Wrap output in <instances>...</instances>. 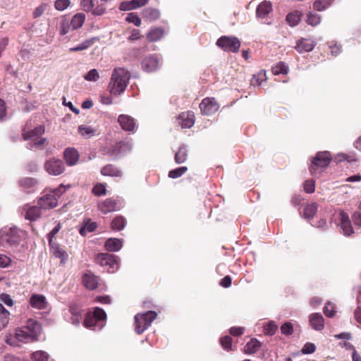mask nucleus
I'll return each instance as SVG.
<instances>
[{
  "mask_svg": "<svg viewBox=\"0 0 361 361\" xmlns=\"http://www.w3.org/2000/svg\"><path fill=\"white\" fill-rule=\"evenodd\" d=\"M130 78V73L123 68H116L113 71L109 89L111 94L119 95L123 93Z\"/></svg>",
  "mask_w": 361,
  "mask_h": 361,
  "instance_id": "f257e3e1",
  "label": "nucleus"
},
{
  "mask_svg": "<svg viewBox=\"0 0 361 361\" xmlns=\"http://www.w3.org/2000/svg\"><path fill=\"white\" fill-rule=\"evenodd\" d=\"M40 331V324L35 320L29 319L25 326L16 329L15 337L23 343L33 342L37 340Z\"/></svg>",
  "mask_w": 361,
  "mask_h": 361,
  "instance_id": "f03ea898",
  "label": "nucleus"
},
{
  "mask_svg": "<svg viewBox=\"0 0 361 361\" xmlns=\"http://www.w3.org/2000/svg\"><path fill=\"white\" fill-rule=\"evenodd\" d=\"M25 235L24 231L13 227H4L0 230V246L16 247Z\"/></svg>",
  "mask_w": 361,
  "mask_h": 361,
  "instance_id": "7ed1b4c3",
  "label": "nucleus"
},
{
  "mask_svg": "<svg viewBox=\"0 0 361 361\" xmlns=\"http://www.w3.org/2000/svg\"><path fill=\"white\" fill-rule=\"evenodd\" d=\"M106 314L104 310L95 307L93 312H88L84 319V326L92 330H100L104 326Z\"/></svg>",
  "mask_w": 361,
  "mask_h": 361,
  "instance_id": "20e7f679",
  "label": "nucleus"
},
{
  "mask_svg": "<svg viewBox=\"0 0 361 361\" xmlns=\"http://www.w3.org/2000/svg\"><path fill=\"white\" fill-rule=\"evenodd\" d=\"M331 160V157L329 152L324 151L318 152L312 161L310 167V173L314 176H319L323 169L329 166Z\"/></svg>",
  "mask_w": 361,
  "mask_h": 361,
  "instance_id": "39448f33",
  "label": "nucleus"
},
{
  "mask_svg": "<svg viewBox=\"0 0 361 361\" xmlns=\"http://www.w3.org/2000/svg\"><path fill=\"white\" fill-rule=\"evenodd\" d=\"M66 191V186L61 185L58 188L50 193L42 196L38 202L41 208L44 209H52L57 206L58 198Z\"/></svg>",
  "mask_w": 361,
  "mask_h": 361,
  "instance_id": "423d86ee",
  "label": "nucleus"
},
{
  "mask_svg": "<svg viewBox=\"0 0 361 361\" xmlns=\"http://www.w3.org/2000/svg\"><path fill=\"white\" fill-rule=\"evenodd\" d=\"M157 313L154 311H148L145 313H138L135 316V330L137 334L143 333L157 317Z\"/></svg>",
  "mask_w": 361,
  "mask_h": 361,
  "instance_id": "0eeeda50",
  "label": "nucleus"
},
{
  "mask_svg": "<svg viewBox=\"0 0 361 361\" xmlns=\"http://www.w3.org/2000/svg\"><path fill=\"white\" fill-rule=\"evenodd\" d=\"M44 127L42 125L35 127L33 130L30 131L24 130V140H31L32 142V144L30 147V149H33L35 147L42 146L46 142L47 139L41 137V135L44 133Z\"/></svg>",
  "mask_w": 361,
  "mask_h": 361,
  "instance_id": "6e6552de",
  "label": "nucleus"
},
{
  "mask_svg": "<svg viewBox=\"0 0 361 361\" xmlns=\"http://www.w3.org/2000/svg\"><path fill=\"white\" fill-rule=\"evenodd\" d=\"M96 261L102 267H105L108 272L114 273L118 269V258L114 255L100 253L97 255Z\"/></svg>",
  "mask_w": 361,
  "mask_h": 361,
  "instance_id": "1a4fd4ad",
  "label": "nucleus"
},
{
  "mask_svg": "<svg viewBox=\"0 0 361 361\" xmlns=\"http://www.w3.org/2000/svg\"><path fill=\"white\" fill-rule=\"evenodd\" d=\"M45 171L51 176H59L65 171V165L60 159L51 158L44 163Z\"/></svg>",
  "mask_w": 361,
  "mask_h": 361,
  "instance_id": "9d476101",
  "label": "nucleus"
},
{
  "mask_svg": "<svg viewBox=\"0 0 361 361\" xmlns=\"http://www.w3.org/2000/svg\"><path fill=\"white\" fill-rule=\"evenodd\" d=\"M216 45L225 51L236 52L239 50L240 42L236 37L223 36L217 40Z\"/></svg>",
  "mask_w": 361,
  "mask_h": 361,
  "instance_id": "9b49d317",
  "label": "nucleus"
},
{
  "mask_svg": "<svg viewBox=\"0 0 361 361\" xmlns=\"http://www.w3.org/2000/svg\"><path fill=\"white\" fill-rule=\"evenodd\" d=\"M123 206L121 199L109 198L99 204V209L104 214L120 210Z\"/></svg>",
  "mask_w": 361,
  "mask_h": 361,
  "instance_id": "f8f14e48",
  "label": "nucleus"
},
{
  "mask_svg": "<svg viewBox=\"0 0 361 361\" xmlns=\"http://www.w3.org/2000/svg\"><path fill=\"white\" fill-rule=\"evenodd\" d=\"M200 108L202 114L212 115L218 111L219 105L214 98L207 97L202 101L200 104Z\"/></svg>",
  "mask_w": 361,
  "mask_h": 361,
  "instance_id": "ddd939ff",
  "label": "nucleus"
},
{
  "mask_svg": "<svg viewBox=\"0 0 361 361\" xmlns=\"http://www.w3.org/2000/svg\"><path fill=\"white\" fill-rule=\"evenodd\" d=\"M118 122L123 130L134 133L136 123L133 118L128 115L121 114L118 118Z\"/></svg>",
  "mask_w": 361,
  "mask_h": 361,
  "instance_id": "4468645a",
  "label": "nucleus"
},
{
  "mask_svg": "<svg viewBox=\"0 0 361 361\" xmlns=\"http://www.w3.org/2000/svg\"><path fill=\"white\" fill-rule=\"evenodd\" d=\"M338 219L343 234L345 235H350L353 233L354 231L348 214L343 211H341L338 214Z\"/></svg>",
  "mask_w": 361,
  "mask_h": 361,
  "instance_id": "2eb2a0df",
  "label": "nucleus"
},
{
  "mask_svg": "<svg viewBox=\"0 0 361 361\" xmlns=\"http://www.w3.org/2000/svg\"><path fill=\"white\" fill-rule=\"evenodd\" d=\"M80 154L78 150L73 147H68L63 152V159L66 164L73 166L79 161Z\"/></svg>",
  "mask_w": 361,
  "mask_h": 361,
  "instance_id": "dca6fc26",
  "label": "nucleus"
},
{
  "mask_svg": "<svg viewBox=\"0 0 361 361\" xmlns=\"http://www.w3.org/2000/svg\"><path fill=\"white\" fill-rule=\"evenodd\" d=\"M142 68L146 72L156 71L159 66V59L154 55L146 56L142 62Z\"/></svg>",
  "mask_w": 361,
  "mask_h": 361,
  "instance_id": "f3484780",
  "label": "nucleus"
},
{
  "mask_svg": "<svg viewBox=\"0 0 361 361\" xmlns=\"http://www.w3.org/2000/svg\"><path fill=\"white\" fill-rule=\"evenodd\" d=\"M309 324L314 330L321 331L324 328V319L320 313H312L309 315Z\"/></svg>",
  "mask_w": 361,
  "mask_h": 361,
  "instance_id": "a211bd4d",
  "label": "nucleus"
},
{
  "mask_svg": "<svg viewBox=\"0 0 361 361\" xmlns=\"http://www.w3.org/2000/svg\"><path fill=\"white\" fill-rule=\"evenodd\" d=\"M316 43L310 39L302 38L297 42L295 49L300 54L313 50Z\"/></svg>",
  "mask_w": 361,
  "mask_h": 361,
  "instance_id": "6ab92c4d",
  "label": "nucleus"
},
{
  "mask_svg": "<svg viewBox=\"0 0 361 361\" xmlns=\"http://www.w3.org/2000/svg\"><path fill=\"white\" fill-rule=\"evenodd\" d=\"M179 124L182 128H190L195 123V115L192 111L181 113L178 116Z\"/></svg>",
  "mask_w": 361,
  "mask_h": 361,
  "instance_id": "aec40b11",
  "label": "nucleus"
},
{
  "mask_svg": "<svg viewBox=\"0 0 361 361\" xmlns=\"http://www.w3.org/2000/svg\"><path fill=\"white\" fill-rule=\"evenodd\" d=\"M46 298L40 294H33L30 298V305L38 310L44 309L47 306Z\"/></svg>",
  "mask_w": 361,
  "mask_h": 361,
  "instance_id": "412c9836",
  "label": "nucleus"
},
{
  "mask_svg": "<svg viewBox=\"0 0 361 361\" xmlns=\"http://www.w3.org/2000/svg\"><path fill=\"white\" fill-rule=\"evenodd\" d=\"M272 11V5L270 1H264L257 8L256 13L258 18H265Z\"/></svg>",
  "mask_w": 361,
  "mask_h": 361,
  "instance_id": "4be33fe9",
  "label": "nucleus"
},
{
  "mask_svg": "<svg viewBox=\"0 0 361 361\" xmlns=\"http://www.w3.org/2000/svg\"><path fill=\"white\" fill-rule=\"evenodd\" d=\"M104 247L109 252H118L123 247V241L118 238H109L106 240Z\"/></svg>",
  "mask_w": 361,
  "mask_h": 361,
  "instance_id": "5701e85b",
  "label": "nucleus"
},
{
  "mask_svg": "<svg viewBox=\"0 0 361 361\" xmlns=\"http://www.w3.org/2000/svg\"><path fill=\"white\" fill-rule=\"evenodd\" d=\"M83 285L90 290H94L97 288L98 280L96 276L92 273H87L82 276Z\"/></svg>",
  "mask_w": 361,
  "mask_h": 361,
  "instance_id": "b1692460",
  "label": "nucleus"
},
{
  "mask_svg": "<svg viewBox=\"0 0 361 361\" xmlns=\"http://www.w3.org/2000/svg\"><path fill=\"white\" fill-rule=\"evenodd\" d=\"M50 246L53 255L57 258L61 259V262L65 264L68 257L67 252L63 250L59 245L53 244L51 243Z\"/></svg>",
  "mask_w": 361,
  "mask_h": 361,
  "instance_id": "393cba45",
  "label": "nucleus"
},
{
  "mask_svg": "<svg viewBox=\"0 0 361 361\" xmlns=\"http://www.w3.org/2000/svg\"><path fill=\"white\" fill-rule=\"evenodd\" d=\"M262 346L261 342L256 338H252L247 342L244 348V352L246 354H253L257 352Z\"/></svg>",
  "mask_w": 361,
  "mask_h": 361,
  "instance_id": "a878e982",
  "label": "nucleus"
},
{
  "mask_svg": "<svg viewBox=\"0 0 361 361\" xmlns=\"http://www.w3.org/2000/svg\"><path fill=\"white\" fill-rule=\"evenodd\" d=\"M101 173L104 176H113V177H121L122 176V172L118 169L111 164L105 166L101 169Z\"/></svg>",
  "mask_w": 361,
  "mask_h": 361,
  "instance_id": "bb28decb",
  "label": "nucleus"
},
{
  "mask_svg": "<svg viewBox=\"0 0 361 361\" xmlns=\"http://www.w3.org/2000/svg\"><path fill=\"white\" fill-rule=\"evenodd\" d=\"M85 15L82 13H78L74 15L70 22L71 28L73 30H77L80 28L85 22Z\"/></svg>",
  "mask_w": 361,
  "mask_h": 361,
  "instance_id": "cd10ccee",
  "label": "nucleus"
},
{
  "mask_svg": "<svg viewBox=\"0 0 361 361\" xmlns=\"http://www.w3.org/2000/svg\"><path fill=\"white\" fill-rule=\"evenodd\" d=\"M142 16L147 20L154 21L159 18L160 12L157 8L149 7L142 11Z\"/></svg>",
  "mask_w": 361,
  "mask_h": 361,
  "instance_id": "c85d7f7f",
  "label": "nucleus"
},
{
  "mask_svg": "<svg viewBox=\"0 0 361 361\" xmlns=\"http://www.w3.org/2000/svg\"><path fill=\"white\" fill-rule=\"evenodd\" d=\"M164 34V29L161 27H154L150 30L147 35V39L149 42H155L159 40Z\"/></svg>",
  "mask_w": 361,
  "mask_h": 361,
  "instance_id": "c756f323",
  "label": "nucleus"
},
{
  "mask_svg": "<svg viewBox=\"0 0 361 361\" xmlns=\"http://www.w3.org/2000/svg\"><path fill=\"white\" fill-rule=\"evenodd\" d=\"M25 211V218L30 221H36L40 216V210L38 207L33 206L28 209H24Z\"/></svg>",
  "mask_w": 361,
  "mask_h": 361,
  "instance_id": "7c9ffc66",
  "label": "nucleus"
},
{
  "mask_svg": "<svg viewBox=\"0 0 361 361\" xmlns=\"http://www.w3.org/2000/svg\"><path fill=\"white\" fill-rule=\"evenodd\" d=\"M334 0H316L313 3V8L317 11H323L329 8Z\"/></svg>",
  "mask_w": 361,
  "mask_h": 361,
  "instance_id": "2f4dec72",
  "label": "nucleus"
},
{
  "mask_svg": "<svg viewBox=\"0 0 361 361\" xmlns=\"http://www.w3.org/2000/svg\"><path fill=\"white\" fill-rule=\"evenodd\" d=\"M95 39H96L95 38H91V39H86V40L83 41L82 42H81L80 44H78L77 46L70 48L69 51L71 52H75V51H80L85 50V49H88L89 47H90L94 44Z\"/></svg>",
  "mask_w": 361,
  "mask_h": 361,
  "instance_id": "473e14b6",
  "label": "nucleus"
},
{
  "mask_svg": "<svg viewBox=\"0 0 361 361\" xmlns=\"http://www.w3.org/2000/svg\"><path fill=\"white\" fill-rule=\"evenodd\" d=\"M306 22L308 25L311 26H317L321 22V16L316 13L310 11L307 13Z\"/></svg>",
  "mask_w": 361,
  "mask_h": 361,
  "instance_id": "72a5a7b5",
  "label": "nucleus"
},
{
  "mask_svg": "<svg viewBox=\"0 0 361 361\" xmlns=\"http://www.w3.org/2000/svg\"><path fill=\"white\" fill-rule=\"evenodd\" d=\"M188 158L187 149L183 145L179 147L178 151L175 154V161L176 164L184 163Z\"/></svg>",
  "mask_w": 361,
  "mask_h": 361,
  "instance_id": "f704fd0d",
  "label": "nucleus"
},
{
  "mask_svg": "<svg viewBox=\"0 0 361 361\" xmlns=\"http://www.w3.org/2000/svg\"><path fill=\"white\" fill-rule=\"evenodd\" d=\"M267 80L266 71L264 70L260 71L257 74L254 75L251 79V85L253 86H259L263 81Z\"/></svg>",
  "mask_w": 361,
  "mask_h": 361,
  "instance_id": "c9c22d12",
  "label": "nucleus"
},
{
  "mask_svg": "<svg viewBox=\"0 0 361 361\" xmlns=\"http://www.w3.org/2000/svg\"><path fill=\"white\" fill-rule=\"evenodd\" d=\"M126 224V221L121 216H116L111 223V228L116 231L123 230Z\"/></svg>",
  "mask_w": 361,
  "mask_h": 361,
  "instance_id": "e433bc0d",
  "label": "nucleus"
},
{
  "mask_svg": "<svg viewBox=\"0 0 361 361\" xmlns=\"http://www.w3.org/2000/svg\"><path fill=\"white\" fill-rule=\"evenodd\" d=\"M37 184V181L32 178H24L19 180V185L23 190H30L33 188Z\"/></svg>",
  "mask_w": 361,
  "mask_h": 361,
  "instance_id": "4c0bfd02",
  "label": "nucleus"
},
{
  "mask_svg": "<svg viewBox=\"0 0 361 361\" xmlns=\"http://www.w3.org/2000/svg\"><path fill=\"white\" fill-rule=\"evenodd\" d=\"M318 207L316 203L307 204L304 209V216L306 219L312 218L317 212Z\"/></svg>",
  "mask_w": 361,
  "mask_h": 361,
  "instance_id": "58836bf2",
  "label": "nucleus"
},
{
  "mask_svg": "<svg viewBox=\"0 0 361 361\" xmlns=\"http://www.w3.org/2000/svg\"><path fill=\"white\" fill-rule=\"evenodd\" d=\"M274 75L287 74L288 72V67L283 62H279L271 68Z\"/></svg>",
  "mask_w": 361,
  "mask_h": 361,
  "instance_id": "ea45409f",
  "label": "nucleus"
},
{
  "mask_svg": "<svg viewBox=\"0 0 361 361\" xmlns=\"http://www.w3.org/2000/svg\"><path fill=\"white\" fill-rule=\"evenodd\" d=\"M9 312L0 304V324L3 327H5L8 324Z\"/></svg>",
  "mask_w": 361,
  "mask_h": 361,
  "instance_id": "a19ab883",
  "label": "nucleus"
},
{
  "mask_svg": "<svg viewBox=\"0 0 361 361\" xmlns=\"http://www.w3.org/2000/svg\"><path fill=\"white\" fill-rule=\"evenodd\" d=\"M301 14L299 12H293L289 13L286 16V20L290 26H295L300 20Z\"/></svg>",
  "mask_w": 361,
  "mask_h": 361,
  "instance_id": "79ce46f5",
  "label": "nucleus"
},
{
  "mask_svg": "<svg viewBox=\"0 0 361 361\" xmlns=\"http://www.w3.org/2000/svg\"><path fill=\"white\" fill-rule=\"evenodd\" d=\"M278 329V325L274 321L269 322L264 326V333L267 336L274 335Z\"/></svg>",
  "mask_w": 361,
  "mask_h": 361,
  "instance_id": "37998d69",
  "label": "nucleus"
},
{
  "mask_svg": "<svg viewBox=\"0 0 361 361\" xmlns=\"http://www.w3.org/2000/svg\"><path fill=\"white\" fill-rule=\"evenodd\" d=\"M78 132L84 137L89 138L94 135L95 130L90 126H80L78 127Z\"/></svg>",
  "mask_w": 361,
  "mask_h": 361,
  "instance_id": "c03bdc74",
  "label": "nucleus"
},
{
  "mask_svg": "<svg viewBox=\"0 0 361 361\" xmlns=\"http://www.w3.org/2000/svg\"><path fill=\"white\" fill-rule=\"evenodd\" d=\"M31 358L32 361H47L49 355L45 351L37 350L32 354Z\"/></svg>",
  "mask_w": 361,
  "mask_h": 361,
  "instance_id": "a18cd8bd",
  "label": "nucleus"
},
{
  "mask_svg": "<svg viewBox=\"0 0 361 361\" xmlns=\"http://www.w3.org/2000/svg\"><path fill=\"white\" fill-rule=\"evenodd\" d=\"M188 171L186 166H180L175 169L171 170L169 172V177L171 178H177L180 177Z\"/></svg>",
  "mask_w": 361,
  "mask_h": 361,
  "instance_id": "49530a36",
  "label": "nucleus"
},
{
  "mask_svg": "<svg viewBox=\"0 0 361 361\" xmlns=\"http://www.w3.org/2000/svg\"><path fill=\"white\" fill-rule=\"evenodd\" d=\"M48 4L47 3H42L41 4H39L38 6H37L34 11H33V13H32V16L34 18H39L41 16H42V14L44 13V11L47 10V7H48Z\"/></svg>",
  "mask_w": 361,
  "mask_h": 361,
  "instance_id": "de8ad7c7",
  "label": "nucleus"
},
{
  "mask_svg": "<svg viewBox=\"0 0 361 361\" xmlns=\"http://www.w3.org/2000/svg\"><path fill=\"white\" fill-rule=\"evenodd\" d=\"M120 10L121 11H131L137 9V7L135 4V0L128 1H123L120 4L119 6Z\"/></svg>",
  "mask_w": 361,
  "mask_h": 361,
  "instance_id": "09e8293b",
  "label": "nucleus"
},
{
  "mask_svg": "<svg viewBox=\"0 0 361 361\" xmlns=\"http://www.w3.org/2000/svg\"><path fill=\"white\" fill-rule=\"evenodd\" d=\"M106 8L103 4H98L95 6L93 4L92 10L90 11L94 16H102L106 12Z\"/></svg>",
  "mask_w": 361,
  "mask_h": 361,
  "instance_id": "8fccbe9b",
  "label": "nucleus"
},
{
  "mask_svg": "<svg viewBox=\"0 0 361 361\" xmlns=\"http://www.w3.org/2000/svg\"><path fill=\"white\" fill-rule=\"evenodd\" d=\"M324 313L328 317H334L336 313L335 305L331 302H328L324 307Z\"/></svg>",
  "mask_w": 361,
  "mask_h": 361,
  "instance_id": "3c124183",
  "label": "nucleus"
},
{
  "mask_svg": "<svg viewBox=\"0 0 361 361\" xmlns=\"http://www.w3.org/2000/svg\"><path fill=\"white\" fill-rule=\"evenodd\" d=\"M84 78L90 82H96L99 79V74L97 69L90 70L85 76Z\"/></svg>",
  "mask_w": 361,
  "mask_h": 361,
  "instance_id": "603ef678",
  "label": "nucleus"
},
{
  "mask_svg": "<svg viewBox=\"0 0 361 361\" xmlns=\"http://www.w3.org/2000/svg\"><path fill=\"white\" fill-rule=\"evenodd\" d=\"M71 28V23L68 20L63 19L61 21L59 30L61 35H66L70 31Z\"/></svg>",
  "mask_w": 361,
  "mask_h": 361,
  "instance_id": "864d4df0",
  "label": "nucleus"
},
{
  "mask_svg": "<svg viewBox=\"0 0 361 361\" xmlns=\"http://www.w3.org/2000/svg\"><path fill=\"white\" fill-rule=\"evenodd\" d=\"M337 159L339 161L346 160L349 163L357 161V159L354 154H347L344 153H340L337 155Z\"/></svg>",
  "mask_w": 361,
  "mask_h": 361,
  "instance_id": "5fc2aeb1",
  "label": "nucleus"
},
{
  "mask_svg": "<svg viewBox=\"0 0 361 361\" xmlns=\"http://www.w3.org/2000/svg\"><path fill=\"white\" fill-rule=\"evenodd\" d=\"M126 20L128 23H133L135 26H140L141 25V19L135 13H128Z\"/></svg>",
  "mask_w": 361,
  "mask_h": 361,
  "instance_id": "6e6d98bb",
  "label": "nucleus"
},
{
  "mask_svg": "<svg viewBox=\"0 0 361 361\" xmlns=\"http://www.w3.org/2000/svg\"><path fill=\"white\" fill-rule=\"evenodd\" d=\"M70 0H56L54 7L57 11H63L70 5Z\"/></svg>",
  "mask_w": 361,
  "mask_h": 361,
  "instance_id": "4d7b16f0",
  "label": "nucleus"
},
{
  "mask_svg": "<svg viewBox=\"0 0 361 361\" xmlns=\"http://www.w3.org/2000/svg\"><path fill=\"white\" fill-rule=\"evenodd\" d=\"M97 225L94 222H87L80 229V233L85 235L87 232H92L95 230Z\"/></svg>",
  "mask_w": 361,
  "mask_h": 361,
  "instance_id": "13d9d810",
  "label": "nucleus"
},
{
  "mask_svg": "<svg viewBox=\"0 0 361 361\" xmlns=\"http://www.w3.org/2000/svg\"><path fill=\"white\" fill-rule=\"evenodd\" d=\"M222 347L226 350H232V339L229 336H226L221 339Z\"/></svg>",
  "mask_w": 361,
  "mask_h": 361,
  "instance_id": "bf43d9fd",
  "label": "nucleus"
},
{
  "mask_svg": "<svg viewBox=\"0 0 361 361\" xmlns=\"http://www.w3.org/2000/svg\"><path fill=\"white\" fill-rule=\"evenodd\" d=\"M281 331L284 335H290L293 332V324L289 322H285L281 326Z\"/></svg>",
  "mask_w": 361,
  "mask_h": 361,
  "instance_id": "052dcab7",
  "label": "nucleus"
},
{
  "mask_svg": "<svg viewBox=\"0 0 361 361\" xmlns=\"http://www.w3.org/2000/svg\"><path fill=\"white\" fill-rule=\"evenodd\" d=\"M316 350V346L312 343H307L302 347L301 352L302 354H311L313 353Z\"/></svg>",
  "mask_w": 361,
  "mask_h": 361,
  "instance_id": "680f3d73",
  "label": "nucleus"
},
{
  "mask_svg": "<svg viewBox=\"0 0 361 361\" xmlns=\"http://www.w3.org/2000/svg\"><path fill=\"white\" fill-rule=\"evenodd\" d=\"M92 192L97 196L104 195L106 193V188L103 184H97L93 188Z\"/></svg>",
  "mask_w": 361,
  "mask_h": 361,
  "instance_id": "e2e57ef3",
  "label": "nucleus"
},
{
  "mask_svg": "<svg viewBox=\"0 0 361 361\" xmlns=\"http://www.w3.org/2000/svg\"><path fill=\"white\" fill-rule=\"evenodd\" d=\"M315 183L313 180H306L304 183V190L307 193H312L314 191Z\"/></svg>",
  "mask_w": 361,
  "mask_h": 361,
  "instance_id": "0e129e2a",
  "label": "nucleus"
},
{
  "mask_svg": "<svg viewBox=\"0 0 361 361\" xmlns=\"http://www.w3.org/2000/svg\"><path fill=\"white\" fill-rule=\"evenodd\" d=\"M92 0H81L80 6L82 10L85 12H90L93 6Z\"/></svg>",
  "mask_w": 361,
  "mask_h": 361,
  "instance_id": "69168bd1",
  "label": "nucleus"
},
{
  "mask_svg": "<svg viewBox=\"0 0 361 361\" xmlns=\"http://www.w3.org/2000/svg\"><path fill=\"white\" fill-rule=\"evenodd\" d=\"M118 148L121 152H126L132 149V143L128 141H123L118 143Z\"/></svg>",
  "mask_w": 361,
  "mask_h": 361,
  "instance_id": "338daca9",
  "label": "nucleus"
},
{
  "mask_svg": "<svg viewBox=\"0 0 361 361\" xmlns=\"http://www.w3.org/2000/svg\"><path fill=\"white\" fill-rule=\"evenodd\" d=\"M118 148L121 152H126L132 149V143L128 141H123L118 143Z\"/></svg>",
  "mask_w": 361,
  "mask_h": 361,
  "instance_id": "774afa93",
  "label": "nucleus"
}]
</instances>
